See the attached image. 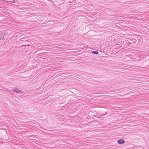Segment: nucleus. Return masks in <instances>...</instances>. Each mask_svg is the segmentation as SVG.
<instances>
[{"label": "nucleus", "mask_w": 149, "mask_h": 149, "mask_svg": "<svg viewBox=\"0 0 149 149\" xmlns=\"http://www.w3.org/2000/svg\"><path fill=\"white\" fill-rule=\"evenodd\" d=\"M6 35L3 33H1L0 34V40H4L5 39Z\"/></svg>", "instance_id": "1"}, {"label": "nucleus", "mask_w": 149, "mask_h": 149, "mask_svg": "<svg viewBox=\"0 0 149 149\" xmlns=\"http://www.w3.org/2000/svg\"><path fill=\"white\" fill-rule=\"evenodd\" d=\"M13 91V92H15L16 93H23V92H22L21 90H19L17 88H15V89H14Z\"/></svg>", "instance_id": "2"}, {"label": "nucleus", "mask_w": 149, "mask_h": 149, "mask_svg": "<svg viewBox=\"0 0 149 149\" xmlns=\"http://www.w3.org/2000/svg\"><path fill=\"white\" fill-rule=\"evenodd\" d=\"M125 141L123 139H119L118 141V143L119 144H123L125 143Z\"/></svg>", "instance_id": "3"}, {"label": "nucleus", "mask_w": 149, "mask_h": 149, "mask_svg": "<svg viewBox=\"0 0 149 149\" xmlns=\"http://www.w3.org/2000/svg\"><path fill=\"white\" fill-rule=\"evenodd\" d=\"M21 1V0H15V3L17 4H19Z\"/></svg>", "instance_id": "4"}, {"label": "nucleus", "mask_w": 149, "mask_h": 149, "mask_svg": "<svg viewBox=\"0 0 149 149\" xmlns=\"http://www.w3.org/2000/svg\"><path fill=\"white\" fill-rule=\"evenodd\" d=\"M92 53H93L94 54H98V52L97 51H93Z\"/></svg>", "instance_id": "5"}, {"label": "nucleus", "mask_w": 149, "mask_h": 149, "mask_svg": "<svg viewBox=\"0 0 149 149\" xmlns=\"http://www.w3.org/2000/svg\"><path fill=\"white\" fill-rule=\"evenodd\" d=\"M10 2H12V3H15V0L14 1H10Z\"/></svg>", "instance_id": "6"}]
</instances>
